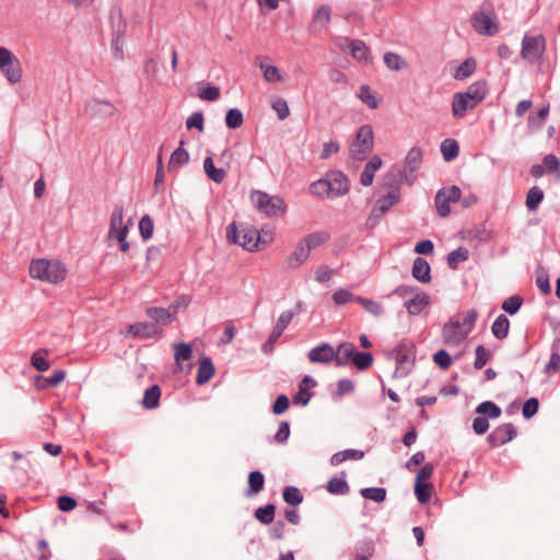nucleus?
<instances>
[{
    "instance_id": "11",
    "label": "nucleus",
    "mask_w": 560,
    "mask_h": 560,
    "mask_svg": "<svg viewBox=\"0 0 560 560\" xmlns=\"http://www.w3.org/2000/svg\"><path fill=\"white\" fill-rule=\"evenodd\" d=\"M293 318H294V313H292V312H282L280 314L270 336L261 345V351L265 354H270L273 352L275 345H276L277 340L281 337V335L287 329V327L290 325V323L292 322Z\"/></svg>"
},
{
    "instance_id": "27",
    "label": "nucleus",
    "mask_w": 560,
    "mask_h": 560,
    "mask_svg": "<svg viewBox=\"0 0 560 560\" xmlns=\"http://www.w3.org/2000/svg\"><path fill=\"white\" fill-rule=\"evenodd\" d=\"M560 371V338H556L551 345L549 362L545 366V373L555 375Z\"/></svg>"
},
{
    "instance_id": "21",
    "label": "nucleus",
    "mask_w": 560,
    "mask_h": 560,
    "mask_svg": "<svg viewBox=\"0 0 560 560\" xmlns=\"http://www.w3.org/2000/svg\"><path fill=\"white\" fill-rule=\"evenodd\" d=\"M383 161L381 156L373 155L370 161L365 164L361 175L360 183L361 185L369 187L372 185L374 179V173L382 166Z\"/></svg>"
},
{
    "instance_id": "33",
    "label": "nucleus",
    "mask_w": 560,
    "mask_h": 560,
    "mask_svg": "<svg viewBox=\"0 0 560 560\" xmlns=\"http://www.w3.org/2000/svg\"><path fill=\"white\" fill-rule=\"evenodd\" d=\"M329 233L325 231H317L310 233L301 242H303L304 246L308 249V253H311V250L326 243L329 240Z\"/></svg>"
},
{
    "instance_id": "46",
    "label": "nucleus",
    "mask_w": 560,
    "mask_h": 560,
    "mask_svg": "<svg viewBox=\"0 0 560 560\" xmlns=\"http://www.w3.org/2000/svg\"><path fill=\"white\" fill-rule=\"evenodd\" d=\"M282 497L285 503L296 506L303 502V494L299 488L287 486L283 489Z\"/></svg>"
},
{
    "instance_id": "60",
    "label": "nucleus",
    "mask_w": 560,
    "mask_h": 560,
    "mask_svg": "<svg viewBox=\"0 0 560 560\" xmlns=\"http://www.w3.org/2000/svg\"><path fill=\"white\" fill-rule=\"evenodd\" d=\"M359 295H354L352 294L349 290H346V289H338L337 291L334 292L332 294V301L335 302V304L337 305H345L349 302H357V298Z\"/></svg>"
},
{
    "instance_id": "9",
    "label": "nucleus",
    "mask_w": 560,
    "mask_h": 560,
    "mask_svg": "<svg viewBox=\"0 0 560 560\" xmlns=\"http://www.w3.org/2000/svg\"><path fill=\"white\" fill-rule=\"evenodd\" d=\"M489 10L475 12L471 16V26L479 35L492 36L498 33L499 25L495 21V14L488 4Z\"/></svg>"
},
{
    "instance_id": "53",
    "label": "nucleus",
    "mask_w": 560,
    "mask_h": 560,
    "mask_svg": "<svg viewBox=\"0 0 560 560\" xmlns=\"http://www.w3.org/2000/svg\"><path fill=\"white\" fill-rule=\"evenodd\" d=\"M243 113L238 108H231L225 115V125L230 129H237L243 125Z\"/></svg>"
},
{
    "instance_id": "58",
    "label": "nucleus",
    "mask_w": 560,
    "mask_h": 560,
    "mask_svg": "<svg viewBox=\"0 0 560 560\" xmlns=\"http://www.w3.org/2000/svg\"><path fill=\"white\" fill-rule=\"evenodd\" d=\"M154 230L153 220L148 215H143L139 221V233L144 241L152 237Z\"/></svg>"
},
{
    "instance_id": "59",
    "label": "nucleus",
    "mask_w": 560,
    "mask_h": 560,
    "mask_svg": "<svg viewBox=\"0 0 560 560\" xmlns=\"http://www.w3.org/2000/svg\"><path fill=\"white\" fill-rule=\"evenodd\" d=\"M432 485L429 482H416L415 493L420 503H427L431 498Z\"/></svg>"
},
{
    "instance_id": "4",
    "label": "nucleus",
    "mask_w": 560,
    "mask_h": 560,
    "mask_svg": "<svg viewBox=\"0 0 560 560\" xmlns=\"http://www.w3.org/2000/svg\"><path fill=\"white\" fill-rule=\"evenodd\" d=\"M253 205L266 217L278 218L285 213L287 203L282 197L269 194L260 190H255L250 194Z\"/></svg>"
},
{
    "instance_id": "30",
    "label": "nucleus",
    "mask_w": 560,
    "mask_h": 560,
    "mask_svg": "<svg viewBox=\"0 0 560 560\" xmlns=\"http://www.w3.org/2000/svg\"><path fill=\"white\" fill-rule=\"evenodd\" d=\"M345 40L349 42L350 54L353 59L358 61H369L370 50L363 40L360 39H351L345 38Z\"/></svg>"
},
{
    "instance_id": "7",
    "label": "nucleus",
    "mask_w": 560,
    "mask_h": 560,
    "mask_svg": "<svg viewBox=\"0 0 560 560\" xmlns=\"http://www.w3.org/2000/svg\"><path fill=\"white\" fill-rule=\"evenodd\" d=\"M546 51V38L542 34H525L521 45V57L530 65L540 62Z\"/></svg>"
},
{
    "instance_id": "34",
    "label": "nucleus",
    "mask_w": 560,
    "mask_h": 560,
    "mask_svg": "<svg viewBox=\"0 0 560 560\" xmlns=\"http://www.w3.org/2000/svg\"><path fill=\"white\" fill-rule=\"evenodd\" d=\"M265 486V476L259 470L250 471L248 475V489L246 491L247 497L259 493Z\"/></svg>"
},
{
    "instance_id": "48",
    "label": "nucleus",
    "mask_w": 560,
    "mask_h": 560,
    "mask_svg": "<svg viewBox=\"0 0 560 560\" xmlns=\"http://www.w3.org/2000/svg\"><path fill=\"white\" fill-rule=\"evenodd\" d=\"M360 494L368 500L381 503L386 499V489L382 487H370L360 490Z\"/></svg>"
},
{
    "instance_id": "20",
    "label": "nucleus",
    "mask_w": 560,
    "mask_h": 560,
    "mask_svg": "<svg viewBox=\"0 0 560 560\" xmlns=\"http://www.w3.org/2000/svg\"><path fill=\"white\" fill-rule=\"evenodd\" d=\"M411 275L419 282L429 283L431 281V267L429 262L424 258L417 257L412 264Z\"/></svg>"
},
{
    "instance_id": "2",
    "label": "nucleus",
    "mask_w": 560,
    "mask_h": 560,
    "mask_svg": "<svg viewBox=\"0 0 560 560\" xmlns=\"http://www.w3.org/2000/svg\"><path fill=\"white\" fill-rule=\"evenodd\" d=\"M28 271L33 279L52 284L62 282L67 277L66 266L57 259H33L30 264Z\"/></svg>"
},
{
    "instance_id": "25",
    "label": "nucleus",
    "mask_w": 560,
    "mask_h": 560,
    "mask_svg": "<svg viewBox=\"0 0 560 560\" xmlns=\"http://www.w3.org/2000/svg\"><path fill=\"white\" fill-rule=\"evenodd\" d=\"M171 312L172 311H170L168 307L164 308L156 306L148 307L145 310L147 316L154 322L153 324L163 326L168 325L173 320Z\"/></svg>"
},
{
    "instance_id": "47",
    "label": "nucleus",
    "mask_w": 560,
    "mask_h": 560,
    "mask_svg": "<svg viewBox=\"0 0 560 560\" xmlns=\"http://www.w3.org/2000/svg\"><path fill=\"white\" fill-rule=\"evenodd\" d=\"M357 303L360 304L362 307H364V310L366 312H369L371 315H373L375 317H380L384 313L382 304L374 300L366 299L363 296H358Z\"/></svg>"
},
{
    "instance_id": "13",
    "label": "nucleus",
    "mask_w": 560,
    "mask_h": 560,
    "mask_svg": "<svg viewBox=\"0 0 560 560\" xmlns=\"http://www.w3.org/2000/svg\"><path fill=\"white\" fill-rule=\"evenodd\" d=\"M517 434L512 423H504L497 427L487 438L491 447H498L512 441Z\"/></svg>"
},
{
    "instance_id": "32",
    "label": "nucleus",
    "mask_w": 560,
    "mask_h": 560,
    "mask_svg": "<svg viewBox=\"0 0 560 560\" xmlns=\"http://www.w3.org/2000/svg\"><path fill=\"white\" fill-rule=\"evenodd\" d=\"M399 190L392 189L388 191L383 198L378 199L376 202V207L373 211H380L381 214L386 213L393 206L398 203L399 201Z\"/></svg>"
},
{
    "instance_id": "16",
    "label": "nucleus",
    "mask_w": 560,
    "mask_h": 560,
    "mask_svg": "<svg viewBox=\"0 0 560 560\" xmlns=\"http://www.w3.org/2000/svg\"><path fill=\"white\" fill-rule=\"evenodd\" d=\"M335 357L334 347L327 342L312 348L307 353V358L312 363L328 364L334 361Z\"/></svg>"
},
{
    "instance_id": "1",
    "label": "nucleus",
    "mask_w": 560,
    "mask_h": 560,
    "mask_svg": "<svg viewBox=\"0 0 560 560\" xmlns=\"http://www.w3.org/2000/svg\"><path fill=\"white\" fill-rule=\"evenodd\" d=\"M477 317V311L469 310L463 317L458 314L450 318V320L444 324L442 330L444 342L448 346H458L462 343L472 331Z\"/></svg>"
},
{
    "instance_id": "23",
    "label": "nucleus",
    "mask_w": 560,
    "mask_h": 560,
    "mask_svg": "<svg viewBox=\"0 0 560 560\" xmlns=\"http://www.w3.org/2000/svg\"><path fill=\"white\" fill-rule=\"evenodd\" d=\"M308 249L304 246L303 242H299L292 254L287 258V267L293 270L298 269L308 259Z\"/></svg>"
},
{
    "instance_id": "64",
    "label": "nucleus",
    "mask_w": 560,
    "mask_h": 560,
    "mask_svg": "<svg viewBox=\"0 0 560 560\" xmlns=\"http://www.w3.org/2000/svg\"><path fill=\"white\" fill-rule=\"evenodd\" d=\"M290 436V424L288 421H281L279 423L278 431L273 435V441L277 444H284Z\"/></svg>"
},
{
    "instance_id": "35",
    "label": "nucleus",
    "mask_w": 560,
    "mask_h": 560,
    "mask_svg": "<svg viewBox=\"0 0 560 560\" xmlns=\"http://www.w3.org/2000/svg\"><path fill=\"white\" fill-rule=\"evenodd\" d=\"M549 115V105L539 108L536 113L529 114L527 118L528 128L530 130H540Z\"/></svg>"
},
{
    "instance_id": "12",
    "label": "nucleus",
    "mask_w": 560,
    "mask_h": 560,
    "mask_svg": "<svg viewBox=\"0 0 560 560\" xmlns=\"http://www.w3.org/2000/svg\"><path fill=\"white\" fill-rule=\"evenodd\" d=\"M422 156L423 153L419 147H412L408 151L405 158L404 170L400 173V176L405 178L407 184L411 185L415 182L416 174L422 164Z\"/></svg>"
},
{
    "instance_id": "40",
    "label": "nucleus",
    "mask_w": 560,
    "mask_h": 560,
    "mask_svg": "<svg viewBox=\"0 0 560 560\" xmlns=\"http://www.w3.org/2000/svg\"><path fill=\"white\" fill-rule=\"evenodd\" d=\"M276 506L272 503L266 504L255 510L254 516L264 525H269L275 520Z\"/></svg>"
},
{
    "instance_id": "31",
    "label": "nucleus",
    "mask_w": 560,
    "mask_h": 560,
    "mask_svg": "<svg viewBox=\"0 0 560 560\" xmlns=\"http://www.w3.org/2000/svg\"><path fill=\"white\" fill-rule=\"evenodd\" d=\"M256 65L262 70L264 79L270 83L282 81V74L276 66H268L265 63V57H257Z\"/></svg>"
},
{
    "instance_id": "55",
    "label": "nucleus",
    "mask_w": 560,
    "mask_h": 560,
    "mask_svg": "<svg viewBox=\"0 0 560 560\" xmlns=\"http://www.w3.org/2000/svg\"><path fill=\"white\" fill-rule=\"evenodd\" d=\"M542 165L547 174H557V178L560 179V160L555 154H547L542 159Z\"/></svg>"
},
{
    "instance_id": "52",
    "label": "nucleus",
    "mask_w": 560,
    "mask_h": 560,
    "mask_svg": "<svg viewBox=\"0 0 560 560\" xmlns=\"http://www.w3.org/2000/svg\"><path fill=\"white\" fill-rule=\"evenodd\" d=\"M329 187L330 186L327 182V178L325 177L312 183L310 186V191L319 198L331 197Z\"/></svg>"
},
{
    "instance_id": "42",
    "label": "nucleus",
    "mask_w": 560,
    "mask_h": 560,
    "mask_svg": "<svg viewBox=\"0 0 560 560\" xmlns=\"http://www.w3.org/2000/svg\"><path fill=\"white\" fill-rule=\"evenodd\" d=\"M161 389L158 385H152L145 389L142 404L147 409H154L159 406Z\"/></svg>"
},
{
    "instance_id": "5",
    "label": "nucleus",
    "mask_w": 560,
    "mask_h": 560,
    "mask_svg": "<svg viewBox=\"0 0 560 560\" xmlns=\"http://www.w3.org/2000/svg\"><path fill=\"white\" fill-rule=\"evenodd\" d=\"M374 133L370 125H362L355 135V138L349 145V155L352 160L363 161L368 153L373 150Z\"/></svg>"
},
{
    "instance_id": "41",
    "label": "nucleus",
    "mask_w": 560,
    "mask_h": 560,
    "mask_svg": "<svg viewBox=\"0 0 560 560\" xmlns=\"http://www.w3.org/2000/svg\"><path fill=\"white\" fill-rule=\"evenodd\" d=\"M383 60L385 66L393 71H400L408 66L400 55L390 51L384 54Z\"/></svg>"
},
{
    "instance_id": "50",
    "label": "nucleus",
    "mask_w": 560,
    "mask_h": 560,
    "mask_svg": "<svg viewBox=\"0 0 560 560\" xmlns=\"http://www.w3.org/2000/svg\"><path fill=\"white\" fill-rule=\"evenodd\" d=\"M124 205L122 202H117L114 207L113 213L110 215L109 221V230L114 233L117 229L124 228Z\"/></svg>"
},
{
    "instance_id": "26",
    "label": "nucleus",
    "mask_w": 560,
    "mask_h": 560,
    "mask_svg": "<svg viewBox=\"0 0 560 560\" xmlns=\"http://www.w3.org/2000/svg\"><path fill=\"white\" fill-rule=\"evenodd\" d=\"M214 365L209 357H205L200 360L197 376H196V383L198 385H203L214 375Z\"/></svg>"
},
{
    "instance_id": "28",
    "label": "nucleus",
    "mask_w": 560,
    "mask_h": 560,
    "mask_svg": "<svg viewBox=\"0 0 560 560\" xmlns=\"http://www.w3.org/2000/svg\"><path fill=\"white\" fill-rule=\"evenodd\" d=\"M326 490L330 494L345 495L350 491V487L346 480V474L342 472L340 477H332L326 485Z\"/></svg>"
},
{
    "instance_id": "22",
    "label": "nucleus",
    "mask_w": 560,
    "mask_h": 560,
    "mask_svg": "<svg viewBox=\"0 0 560 560\" xmlns=\"http://www.w3.org/2000/svg\"><path fill=\"white\" fill-rule=\"evenodd\" d=\"M430 304V296L425 292L417 293L412 299L405 302L409 315H419Z\"/></svg>"
},
{
    "instance_id": "17",
    "label": "nucleus",
    "mask_w": 560,
    "mask_h": 560,
    "mask_svg": "<svg viewBox=\"0 0 560 560\" xmlns=\"http://www.w3.org/2000/svg\"><path fill=\"white\" fill-rule=\"evenodd\" d=\"M334 352L336 353V357L332 362H335L337 366H346L349 363H352L357 349L353 343L343 342L336 349L334 348Z\"/></svg>"
},
{
    "instance_id": "45",
    "label": "nucleus",
    "mask_w": 560,
    "mask_h": 560,
    "mask_svg": "<svg viewBox=\"0 0 560 560\" xmlns=\"http://www.w3.org/2000/svg\"><path fill=\"white\" fill-rule=\"evenodd\" d=\"M469 253L468 249L465 247H458L455 250H452L447 255V265L451 269L455 270L457 269L458 265L460 262H464L468 259Z\"/></svg>"
},
{
    "instance_id": "37",
    "label": "nucleus",
    "mask_w": 560,
    "mask_h": 560,
    "mask_svg": "<svg viewBox=\"0 0 560 560\" xmlns=\"http://www.w3.org/2000/svg\"><path fill=\"white\" fill-rule=\"evenodd\" d=\"M476 67V60L467 58L455 69L453 77L455 80H465L474 74Z\"/></svg>"
},
{
    "instance_id": "49",
    "label": "nucleus",
    "mask_w": 560,
    "mask_h": 560,
    "mask_svg": "<svg viewBox=\"0 0 560 560\" xmlns=\"http://www.w3.org/2000/svg\"><path fill=\"white\" fill-rule=\"evenodd\" d=\"M47 353L46 349H39L35 351L31 358V364L39 372H45L50 366L49 362L46 360Z\"/></svg>"
},
{
    "instance_id": "56",
    "label": "nucleus",
    "mask_w": 560,
    "mask_h": 560,
    "mask_svg": "<svg viewBox=\"0 0 560 560\" xmlns=\"http://www.w3.org/2000/svg\"><path fill=\"white\" fill-rule=\"evenodd\" d=\"M475 355L474 368L476 370H481L492 357L491 352L482 345L476 347Z\"/></svg>"
},
{
    "instance_id": "38",
    "label": "nucleus",
    "mask_w": 560,
    "mask_h": 560,
    "mask_svg": "<svg viewBox=\"0 0 560 560\" xmlns=\"http://www.w3.org/2000/svg\"><path fill=\"white\" fill-rule=\"evenodd\" d=\"M441 153L444 161L451 162L456 159L459 154L458 142L454 139H445L441 143Z\"/></svg>"
},
{
    "instance_id": "14",
    "label": "nucleus",
    "mask_w": 560,
    "mask_h": 560,
    "mask_svg": "<svg viewBox=\"0 0 560 560\" xmlns=\"http://www.w3.org/2000/svg\"><path fill=\"white\" fill-rule=\"evenodd\" d=\"M331 197L346 195L350 189V182L341 171H331L326 175Z\"/></svg>"
},
{
    "instance_id": "8",
    "label": "nucleus",
    "mask_w": 560,
    "mask_h": 560,
    "mask_svg": "<svg viewBox=\"0 0 560 560\" xmlns=\"http://www.w3.org/2000/svg\"><path fill=\"white\" fill-rule=\"evenodd\" d=\"M0 71L11 84L19 83L23 77L19 58L10 49L2 46H0Z\"/></svg>"
},
{
    "instance_id": "6",
    "label": "nucleus",
    "mask_w": 560,
    "mask_h": 560,
    "mask_svg": "<svg viewBox=\"0 0 560 560\" xmlns=\"http://www.w3.org/2000/svg\"><path fill=\"white\" fill-rule=\"evenodd\" d=\"M413 354V345L410 342H399L390 352L389 358L395 360L396 369L393 377H406L413 365L411 357Z\"/></svg>"
},
{
    "instance_id": "51",
    "label": "nucleus",
    "mask_w": 560,
    "mask_h": 560,
    "mask_svg": "<svg viewBox=\"0 0 560 560\" xmlns=\"http://www.w3.org/2000/svg\"><path fill=\"white\" fill-rule=\"evenodd\" d=\"M66 372L63 370L54 371L51 376L38 377L37 382H46V385H39V389H46L49 387H56L61 384L66 378Z\"/></svg>"
},
{
    "instance_id": "3",
    "label": "nucleus",
    "mask_w": 560,
    "mask_h": 560,
    "mask_svg": "<svg viewBox=\"0 0 560 560\" xmlns=\"http://www.w3.org/2000/svg\"><path fill=\"white\" fill-rule=\"evenodd\" d=\"M226 238L230 243L242 246L248 252L258 250V244L261 240L258 231L248 224L236 225L232 222L226 228Z\"/></svg>"
},
{
    "instance_id": "39",
    "label": "nucleus",
    "mask_w": 560,
    "mask_h": 560,
    "mask_svg": "<svg viewBox=\"0 0 560 560\" xmlns=\"http://www.w3.org/2000/svg\"><path fill=\"white\" fill-rule=\"evenodd\" d=\"M542 200L544 191L538 186H534L526 194L525 205L529 211H535Z\"/></svg>"
},
{
    "instance_id": "36",
    "label": "nucleus",
    "mask_w": 560,
    "mask_h": 560,
    "mask_svg": "<svg viewBox=\"0 0 560 560\" xmlns=\"http://www.w3.org/2000/svg\"><path fill=\"white\" fill-rule=\"evenodd\" d=\"M509 330H510L509 318L503 314L499 315L491 326V331H492L493 336L499 340H503L508 337Z\"/></svg>"
},
{
    "instance_id": "29",
    "label": "nucleus",
    "mask_w": 560,
    "mask_h": 560,
    "mask_svg": "<svg viewBox=\"0 0 560 560\" xmlns=\"http://www.w3.org/2000/svg\"><path fill=\"white\" fill-rule=\"evenodd\" d=\"M203 171L207 177L217 184H221L226 177L225 170L215 167L213 159L211 156H207L205 159Z\"/></svg>"
},
{
    "instance_id": "62",
    "label": "nucleus",
    "mask_w": 560,
    "mask_h": 560,
    "mask_svg": "<svg viewBox=\"0 0 560 560\" xmlns=\"http://www.w3.org/2000/svg\"><path fill=\"white\" fill-rule=\"evenodd\" d=\"M359 97L362 101V103H364L372 109L378 106V102L375 95L372 93L371 89L368 85H362L360 88Z\"/></svg>"
},
{
    "instance_id": "19",
    "label": "nucleus",
    "mask_w": 560,
    "mask_h": 560,
    "mask_svg": "<svg viewBox=\"0 0 560 560\" xmlns=\"http://www.w3.org/2000/svg\"><path fill=\"white\" fill-rule=\"evenodd\" d=\"M467 100L478 106L487 96L488 89L485 81H477L470 84L465 92H459Z\"/></svg>"
},
{
    "instance_id": "18",
    "label": "nucleus",
    "mask_w": 560,
    "mask_h": 560,
    "mask_svg": "<svg viewBox=\"0 0 560 560\" xmlns=\"http://www.w3.org/2000/svg\"><path fill=\"white\" fill-rule=\"evenodd\" d=\"M477 106L467 100L463 94L456 92L452 100V115L454 118L460 119L466 116L467 110H471Z\"/></svg>"
},
{
    "instance_id": "15",
    "label": "nucleus",
    "mask_w": 560,
    "mask_h": 560,
    "mask_svg": "<svg viewBox=\"0 0 560 560\" xmlns=\"http://www.w3.org/2000/svg\"><path fill=\"white\" fill-rule=\"evenodd\" d=\"M128 334L139 339H151L161 336V330L153 323H135L128 326Z\"/></svg>"
},
{
    "instance_id": "43",
    "label": "nucleus",
    "mask_w": 560,
    "mask_h": 560,
    "mask_svg": "<svg viewBox=\"0 0 560 560\" xmlns=\"http://www.w3.org/2000/svg\"><path fill=\"white\" fill-rule=\"evenodd\" d=\"M184 141L182 140L179 143V147L172 153L170 162H168V168L175 167V166H184L189 162V154L188 152L183 148Z\"/></svg>"
},
{
    "instance_id": "44",
    "label": "nucleus",
    "mask_w": 560,
    "mask_h": 560,
    "mask_svg": "<svg viewBox=\"0 0 560 560\" xmlns=\"http://www.w3.org/2000/svg\"><path fill=\"white\" fill-rule=\"evenodd\" d=\"M476 412L490 419H497L501 416V408L497 404L487 400L477 406Z\"/></svg>"
},
{
    "instance_id": "54",
    "label": "nucleus",
    "mask_w": 560,
    "mask_h": 560,
    "mask_svg": "<svg viewBox=\"0 0 560 560\" xmlns=\"http://www.w3.org/2000/svg\"><path fill=\"white\" fill-rule=\"evenodd\" d=\"M523 302V298L518 294H515L504 300L501 307L508 314L514 315L520 311Z\"/></svg>"
},
{
    "instance_id": "61",
    "label": "nucleus",
    "mask_w": 560,
    "mask_h": 560,
    "mask_svg": "<svg viewBox=\"0 0 560 560\" xmlns=\"http://www.w3.org/2000/svg\"><path fill=\"white\" fill-rule=\"evenodd\" d=\"M357 550L354 560H369L373 556L374 546L372 541L365 540L358 544Z\"/></svg>"
},
{
    "instance_id": "24",
    "label": "nucleus",
    "mask_w": 560,
    "mask_h": 560,
    "mask_svg": "<svg viewBox=\"0 0 560 560\" xmlns=\"http://www.w3.org/2000/svg\"><path fill=\"white\" fill-rule=\"evenodd\" d=\"M331 18V9L328 4L320 5L313 15L312 28L314 32H320L327 27Z\"/></svg>"
},
{
    "instance_id": "10",
    "label": "nucleus",
    "mask_w": 560,
    "mask_h": 560,
    "mask_svg": "<svg viewBox=\"0 0 560 560\" xmlns=\"http://www.w3.org/2000/svg\"><path fill=\"white\" fill-rule=\"evenodd\" d=\"M462 190L458 186H448L440 189L434 198L436 211L440 217L446 218L451 213L450 205L460 200Z\"/></svg>"
},
{
    "instance_id": "57",
    "label": "nucleus",
    "mask_w": 560,
    "mask_h": 560,
    "mask_svg": "<svg viewBox=\"0 0 560 560\" xmlns=\"http://www.w3.org/2000/svg\"><path fill=\"white\" fill-rule=\"evenodd\" d=\"M373 363V355L370 352H360L357 350L352 364L360 371L369 369Z\"/></svg>"
},
{
    "instance_id": "63",
    "label": "nucleus",
    "mask_w": 560,
    "mask_h": 560,
    "mask_svg": "<svg viewBox=\"0 0 560 560\" xmlns=\"http://www.w3.org/2000/svg\"><path fill=\"white\" fill-rule=\"evenodd\" d=\"M174 358L176 362L187 361L191 358V347L188 343H176Z\"/></svg>"
}]
</instances>
